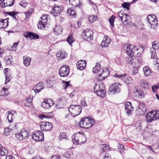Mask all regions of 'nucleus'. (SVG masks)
Segmentation results:
<instances>
[{
	"mask_svg": "<svg viewBox=\"0 0 159 159\" xmlns=\"http://www.w3.org/2000/svg\"><path fill=\"white\" fill-rule=\"evenodd\" d=\"M72 141L74 144H81L87 141V139L84 133L80 134V132L73 135L72 137Z\"/></svg>",
	"mask_w": 159,
	"mask_h": 159,
	"instance_id": "obj_1",
	"label": "nucleus"
},
{
	"mask_svg": "<svg viewBox=\"0 0 159 159\" xmlns=\"http://www.w3.org/2000/svg\"><path fill=\"white\" fill-rule=\"evenodd\" d=\"M93 120L90 117H83L81 119L79 123L80 127L84 129H88L91 127L94 124Z\"/></svg>",
	"mask_w": 159,
	"mask_h": 159,
	"instance_id": "obj_2",
	"label": "nucleus"
},
{
	"mask_svg": "<svg viewBox=\"0 0 159 159\" xmlns=\"http://www.w3.org/2000/svg\"><path fill=\"white\" fill-rule=\"evenodd\" d=\"M94 91L99 96L102 98L105 97L106 91L103 84L101 82L99 84H96L94 87Z\"/></svg>",
	"mask_w": 159,
	"mask_h": 159,
	"instance_id": "obj_3",
	"label": "nucleus"
},
{
	"mask_svg": "<svg viewBox=\"0 0 159 159\" xmlns=\"http://www.w3.org/2000/svg\"><path fill=\"white\" fill-rule=\"evenodd\" d=\"M82 111V107L77 105H71L69 107V111L71 115L75 117L79 115Z\"/></svg>",
	"mask_w": 159,
	"mask_h": 159,
	"instance_id": "obj_4",
	"label": "nucleus"
},
{
	"mask_svg": "<svg viewBox=\"0 0 159 159\" xmlns=\"http://www.w3.org/2000/svg\"><path fill=\"white\" fill-rule=\"evenodd\" d=\"M147 21L150 24L151 28L155 29L158 24L157 18L154 14L149 15L147 17Z\"/></svg>",
	"mask_w": 159,
	"mask_h": 159,
	"instance_id": "obj_5",
	"label": "nucleus"
},
{
	"mask_svg": "<svg viewBox=\"0 0 159 159\" xmlns=\"http://www.w3.org/2000/svg\"><path fill=\"white\" fill-rule=\"evenodd\" d=\"M30 134L28 130L24 129L20 133L16 134V136L19 140H23L28 139Z\"/></svg>",
	"mask_w": 159,
	"mask_h": 159,
	"instance_id": "obj_6",
	"label": "nucleus"
},
{
	"mask_svg": "<svg viewBox=\"0 0 159 159\" xmlns=\"http://www.w3.org/2000/svg\"><path fill=\"white\" fill-rule=\"evenodd\" d=\"M81 35L83 38L87 41H89L93 39V32L90 30H83Z\"/></svg>",
	"mask_w": 159,
	"mask_h": 159,
	"instance_id": "obj_7",
	"label": "nucleus"
},
{
	"mask_svg": "<svg viewBox=\"0 0 159 159\" xmlns=\"http://www.w3.org/2000/svg\"><path fill=\"white\" fill-rule=\"evenodd\" d=\"M39 125L41 130L45 131L51 130L53 127L52 124L48 122H41Z\"/></svg>",
	"mask_w": 159,
	"mask_h": 159,
	"instance_id": "obj_8",
	"label": "nucleus"
},
{
	"mask_svg": "<svg viewBox=\"0 0 159 159\" xmlns=\"http://www.w3.org/2000/svg\"><path fill=\"white\" fill-rule=\"evenodd\" d=\"M32 138L36 141H43L44 139L43 134L39 130L34 131L32 136Z\"/></svg>",
	"mask_w": 159,
	"mask_h": 159,
	"instance_id": "obj_9",
	"label": "nucleus"
},
{
	"mask_svg": "<svg viewBox=\"0 0 159 159\" xmlns=\"http://www.w3.org/2000/svg\"><path fill=\"white\" fill-rule=\"evenodd\" d=\"M152 48L150 49L151 58L152 59H156V55L155 50L159 48V44H158L157 42L154 41L152 43Z\"/></svg>",
	"mask_w": 159,
	"mask_h": 159,
	"instance_id": "obj_10",
	"label": "nucleus"
},
{
	"mask_svg": "<svg viewBox=\"0 0 159 159\" xmlns=\"http://www.w3.org/2000/svg\"><path fill=\"white\" fill-rule=\"evenodd\" d=\"M69 73V68L68 66L64 65L60 68L59 71V74L61 77L67 76Z\"/></svg>",
	"mask_w": 159,
	"mask_h": 159,
	"instance_id": "obj_11",
	"label": "nucleus"
},
{
	"mask_svg": "<svg viewBox=\"0 0 159 159\" xmlns=\"http://www.w3.org/2000/svg\"><path fill=\"white\" fill-rule=\"evenodd\" d=\"M54 102L51 99H45L42 103L41 106L45 109H48L54 105Z\"/></svg>",
	"mask_w": 159,
	"mask_h": 159,
	"instance_id": "obj_12",
	"label": "nucleus"
},
{
	"mask_svg": "<svg viewBox=\"0 0 159 159\" xmlns=\"http://www.w3.org/2000/svg\"><path fill=\"white\" fill-rule=\"evenodd\" d=\"M23 35L27 39L29 38L30 40H36L39 38V36L38 34L26 31L23 33Z\"/></svg>",
	"mask_w": 159,
	"mask_h": 159,
	"instance_id": "obj_13",
	"label": "nucleus"
},
{
	"mask_svg": "<svg viewBox=\"0 0 159 159\" xmlns=\"http://www.w3.org/2000/svg\"><path fill=\"white\" fill-rule=\"evenodd\" d=\"M119 84L117 83H115L112 84L109 88L108 93H111L112 95L114 94L118 93L120 91V89L118 86Z\"/></svg>",
	"mask_w": 159,
	"mask_h": 159,
	"instance_id": "obj_14",
	"label": "nucleus"
},
{
	"mask_svg": "<svg viewBox=\"0 0 159 159\" xmlns=\"http://www.w3.org/2000/svg\"><path fill=\"white\" fill-rule=\"evenodd\" d=\"M138 109L137 110V113L139 112V114L142 115L143 114L146 110L145 104L143 102H139L138 107Z\"/></svg>",
	"mask_w": 159,
	"mask_h": 159,
	"instance_id": "obj_15",
	"label": "nucleus"
},
{
	"mask_svg": "<svg viewBox=\"0 0 159 159\" xmlns=\"http://www.w3.org/2000/svg\"><path fill=\"white\" fill-rule=\"evenodd\" d=\"M63 8L59 6H54L51 11V13L54 16H57L61 13Z\"/></svg>",
	"mask_w": 159,
	"mask_h": 159,
	"instance_id": "obj_16",
	"label": "nucleus"
},
{
	"mask_svg": "<svg viewBox=\"0 0 159 159\" xmlns=\"http://www.w3.org/2000/svg\"><path fill=\"white\" fill-rule=\"evenodd\" d=\"M102 72L101 74L98 75H99V80H104L106 78L109 74L108 69L107 68H103Z\"/></svg>",
	"mask_w": 159,
	"mask_h": 159,
	"instance_id": "obj_17",
	"label": "nucleus"
},
{
	"mask_svg": "<svg viewBox=\"0 0 159 159\" xmlns=\"http://www.w3.org/2000/svg\"><path fill=\"white\" fill-rule=\"evenodd\" d=\"M111 41V39L109 37L107 36H104L101 45L103 48L107 47L110 44Z\"/></svg>",
	"mask_w": 159,
	"mask_h": 159,
	"instance_id": "obj_18",
	"label": "nucleus"
},
{
	"mask_svg": "<svg viewBox=\"0 0 159 159\" xmlns=\"http://www.w3.org/2000/svg\"><path fill=\"white\" fill-rule=\"evenodd\" d=\"M133 110V107L132 106L130 102H128L125 105V111L126 114L128 115H131Z\"/></svg>",
	"mask_w": 159,
	"mask_h": 159,
	"instance_id": "obj_19",
	"label": "nucleus"
},
{
	"mask_svg": "<svg viewBox=\"0 0 159 159\" xmlns=\"http://www.w3.org/2000/svg\"><path fill=\"white\" fill-rule=\"evenodd\" d=\"M124 48L127 52L129 55L133 53V51L134 49V46L131 44H128L124 46Z\"/></svg>",
	"mask_w": 159,
	"mask_h": 159,
	"instance_id": "obj_20",
	"label": "nucleus"
},
{
	"mask_svg": "<svg viewBox=\"0 0 159 159\" xmlns=\"http://www.w3.org/2000/svg\"><path fill=\"white\" fill-rule=\"evenodd\" d=\"M44 84L43 83L40 82L33 88V90L36 93H37L39 92L41 90L44 89Z\"/></svg>",
	"mask_w": 159,
	"mask_h": 159,
	"instance_id": "obj_21",
	"label": "nucleus"
},
{
	"mask_svg": "<svg viewBox=\"0 0 159 159\" xmlns=\"http://www.w3.org/2000/svg\"><path fill=\"white\" fill-rule=\"evenodd\" d=\"M86 63L84 60H81L78 61L76 66L77 69L80 70H84L86 67Z\"/></svg>",
	"mask_w": 159,
	"mask_h": 159,
	"instance_id": "obj_22",
	"label": "nucleus"
},
{
	"mask_svg": "<svg viewBox=\"0 0 159 159\" xmlns=\"http://www.w3.org/2000/svg\"><path fill=\"white\" fill-rule=\"evenodd\" d=\"M14 1H8V0H3L2 2L0 3V6L2 7H4L7 6L11 7L14 3Z\"/></svg>",
	"mask_w": 159,
	"mask_h": 159,
	"instance_id": "obj_23",
	"label": "nucleus"
},
{
	"mask_svg": "<svg viewBox=\"0 0 159 159\" xmlns=\"http://www.w3.org/2000/svg\"><path fill=\"white\" fill-rule=\"evenodd\" d=\"M110 149L109 147L107 144H103L100 146V150L102 153L107 152L110 151Z\"/></svg>",
	"mask_w": 159,
	"mask_h": 159,
	"instance_id": "obj_24",
	"label": "nucleus"
},
{
	"mask_svg": "<svg viewBox=\"0 0 159 159\" xmlns=\"http://www.w3.org/2000/svg\"><path fill=\"white\" fill-rule=\"evenodd\" d=\"M118 15L121 20L125 25H127L129 24L126 18L127 16H128V15L122 14V13L120 12L119 13Z\"/></svg>",
	"mask_w": 159,
	"mask_h": 159,
	"instance_id": "obj_25",
	"label": "nucleus"
},
{
	"mask_svg": "<svg viewBox=\"0 0 159 159\" xmlns=\"http://www.w3.org/2000/svg\"><path fill=\"white\" fill-rule=\"evenodd\" d=\"M8 18L0 19V29L4 28L8 25Z\"/></svg>",
	"mask_w": 159,
	"mask_h": 159,
	"instance_id": "obj_26",
	"label": "nucleus"
},
{
	"mask_svg": "<svg viewBox=\"0 0 159 159\" xmlns=\"http://www.w3.org/2000/svg\"><path fill=\"white\" fill-rule=\"evenodd\" d=\"M154 115L153 111L149 112L146 115V120L148 122H150L154 120H155V118H154Z\"/></svg>",
	"mask_w": 159,
	"mask_h": 159,
	"instance_id": "obj_27",
	"label": "nucleus"
},
{
	"mask_svg": "<svg viewBox=\"0 0 159 159\" xmlns=\"http://www.w3.org/2000/svg\"><path fill=\"white\" fill-rule=\"evenodd\" d=\"M131 75L135 79H139L140 77V75L138 73V70L135 68H134L132 70Z\"/></svg>",
	"mask_w": 159,
	"mask_h": 159,
	"instance_id": "obj_28",
	"label": "nucleus"
},
{
	"mask_svg": "<svg viewBox=\"0 0 159 159\" xmlns=\"http://www.w3.org/2000/svg\"><path fill=\"white\" fill-rule=\"evenodd\" d=\"M23 63L26 66H29L30 65L31 61V58L27 56L23 57Z\"/></svg>",
	"mask_w": 159,
	"mask_h": 159,
	"instance_id": "obj_29",
	"label": "nucleus"
},
{
	"mask_svg": "<svg viewBox=\"0 0 159 159\" xmlns=\"http://www.w3.org/2000/svg\"><path fill=\"white\" fill-rule=\"evenodd\" d=\"M56 102V107L58 108H60L63 107L64 104V102L62 98L58 99L57 101Z\"/></svg>",
	"mask_w": 159,
	"mask_h": 159,
	"instance_id": "obj_30",
	"label": "nucleus"
},
{
	"mask_svg": "<svg viewBox=\"0 0 159 159\" xmlns=\"http://www.w3.org/2000/svg\"><path fill=\"white\" fill-rule=\"evenodd\" d=\"M144 74L145 76H148L151 73V69L148 66H145L143 68Z\"/></svg>",
	"mask_w": 159,
	"mask_h": 159,
	"instance_id": "obj_31",
	"label": "nucleus"
},
{
	"mask_svg": "<svg viewBox=\"0 0 159 159\" xmlns=\"http://www.w3.org/2000/svg\"><path fill=\"white\" fill-rule=\"evenodd\" d=\"M80 0H69V3L72 6L76 7L80 5Z\"/></svg>",
	"mask_w": 159,
	"mask_h": 159,
	"instance_id": "obj_32",
	"label": "nucleus"
},
{
	"mask_svg": "<svg viewBox=\"0 0 159 159\" xmlns=\"http://www.w3.org/2000/svg\"><path fill=\"white\" fill-rule=\"evenodd\" d=\"M72 155V152L71 150L64 151L62 154V156L66 158H70Z\"/></svg>",
	"mask_w": 159,
	"mask_h": 159,
	"instance_id": "obj_33",
	"label": "nucleus"
},
{
	"mask_svg": "<svg viewBox=\"0 0 159 159\" xmlns=\"http://www.w3.org/2000/svg\"><path fill=\"white\" fill-rule=\"evenodd\" d=\"M8 153L7 150L0 144V154L1 156H6Z\"/></svg>",
	"mask_w": 159,
	"mask_h": 159,
	"instance_id": "obj_34",
	"label": "nucleus"
},
{
	"mask_svg": "<svg viewBox=\"0 0 159 159\" xmlns=\"http://www.w3.org/2000/svg\"><path fill=\"white\" fill-rule=\"evenodd\" d=\"M62 28L61 25H57L54 28L53 30L57 34H61L62 33Z\"/></svg>",
	"mask_w": 159,
	"mask_h": 159,
	"instance_id": "obj_35",
	"label": "nucleus"
},
{
	"mask_svg": "<svg viewBox=\"0 0 159 159\" xmlns=\"http://www.w3.org/2000/svg\"><path fill=\"white\" fill-rule=\"evenodd\" d=\"M140 83L141 86L143 87L145 89H148L149 87V84L145 80L142 79L141 80Z\"/></svg>",
	"mask_w": 159,
	"mask_h": 159,
	"instance_id": "obj_36",
	"label": "nucleus"
},
{
	"mask_svg": "<svg viewBox=\"0 0 159 159\" xmlns=\"http://www.w3.org/2000/svg\"><path fill=\"white\" fill-rule=\"evenodd\" d=\"M15 112L14 111H9L7 115V118L9 122L11 123L12 121V117Z\"/></svg>",
	"mask_w": 159,
	"mask_h": 159,
	"instance_id": "obj_37",
	"label": "nucleus"
},
{
	"mask_svg": "<svg viewBox=\"0 0 159 159\" xmlns=\"http://www.w3.org/2000/svg\"><path fill=\"white\" fill-rule=\"evenodd\" d=\"M66 55L67 54L64 51H60L57 54V56L61 59L65 58Z\"/></svg>",
	"mask_w": 159,
	"mask_h": 159,
	"instance_id": "obj_38",
	"label": "nucleus"
},
{
	"mask_svg": "<svg viewBox=\"0 0 159 159\" xmlns=\"http://www.w3.org/2000/svg\"><path fill=\"white\" fill-rule=\"evenodd\" d=\"M101 68L100 63H97L93 69V72L94 73H98Z\"/></svg>",
	"mask_w": 159,
	"mask_h": 159,
	"instance_id": "obj_39",
	"label": "nucleus"
},
{
	"mask_svg": "<svg viewBox=\"0 0 159 159\" xmlns=\"http://www.w3.org/2000/svg\"><path fill=\"white\" fill-rule=\"evenodd\" d=\"M67 12L69 15L72 16H74L76 13L73 9L72 8L68 9Z\"/></svg>",
	"mask_w": 159,
	"mask_h": 159,
	"instance_id": "obj_40",
	"label": "nucleus"
},
{
	"mask_svg": "<svg viewBox=\"0 0 159 159\" xmlns=\"http://www.w3.org/2000/svg\"><path fill=\"white\" fill-rule=\"evenodd\" d=\"M133 55L132 54H128V57L126 59V61L128 63L132 64L133 62L134 59L133 58Z\"/></svg>",
	"mask_w": 159,
	"mask_h": 159,
	"instance_id": "obj_41",
	"label": "nucleus"
},
{
	"mask_svg": "<svg viewBox=\"0 0 159 159\" xmlns=\"http://www.w3.org/2000/svg\"><path fill=\"white\" fill-rule=\"evenodd\" d=\"M46 25V23H44L43 21H40L38 24V27L39 29H42L44 28Z\"/></svg>",
	"mask_w": 159,
	"mask_h": 159,
	"instance_id": "obj_42",
	"label": "nucleus"
},
{
	"mask_svg": "<svg viewBox=\"0 0 159 159\" xmlns=\"http://www.w3.org/2000/svg\"><path fill=\"white\" fill-rule=\"evenodd\" d=\"M88 19L89 21L92 23L94 21L98 19V18L96 15H92L88 17Z\"/></svg>",
	"mask_w": 159,
	"mask_h": 159,
	"instance_id": "obj_43",
	"label": "nucleus"
},
{
	"mask_svg": "<svg viewBox=\"0 0 159 159\" xmlns=\"http://www.w3.org/2000/svg\"><path fill=\"white\" fill-rule=\"evenodd\" d=\"M5 75L6 77V81L5 82V84H7V83L9 82L10 80L11 74L9 72H8V73L6 74Z\"/></svg>",
	"mask_w": 159,
	"mask_h": 159,
	"instance_id": "obj_44",
	"label": "nucleus"
},
{
	"mask_svg": "<svg viewBox=\"0 0 159 159\" xmlns=\"http://www.w3.org/2000/svg\"><path fill=\"white\" fill-rule=\"evenodd\" d=\"M115 18V16H112L109 19L110 25L112 27L114 26V23Z\"/></svg>",
	"mask_w": 159,
	"mask_h": 159,
	"instance_id": "obj_45",
	"label": "nucleus"
},
{
	"mask_svg": "<svg viewBox=\"0 0 159 159\" xmlns=\"http://www.w3.org/2000/svg\"><path fill=\"white\" fill-rule=\"evenodd\" d=\"M127 74H125L124 75H119L116 73L114 75V76L116 78H118L121 79H123L126 76Z\"/></svg>",
	"mask_w": 159,
	"mask_h": 159,
	"instance_id": "obj_46",
	"label": "nucleus"
},
{
	"mask_svg": "<svg viewBox=\"0 0 159 159\" xmlns=\"http://www.w3.org/2000/svg\"><path fill=\"white\" fill-rule=\"evenodd\" d=\"M118 151L120 153H122L124 151V146L120 144H119L118 146Z\"/></svg>",
	"mask_w": 159,
	"mask_h": 159,
	"instance_id": "obj_47",
	"label": "nucleus"
},
{
	"mask_svg": "<svg viewBox=\"0 0 159 159\" xmlns=\"http://www.w3.org/2000/svg\"><path fill=\"white\" fill-rule=\"evenodd\" d=\"M130 5V3L128 2H124L122 4V7L127 10L129 9Z\"/></svg>",
	"mask_w": 159,
	"mask_h": 159,
	"instance_id": "obj_48",
	"label": "nucleus"
},
{
	"mask_svg": "<svg viewBox=\"0 0 159 159\" xmlns=\"http://www.w3.org/2000/svg\"><path fill=\"white\" fill-rule=\"evenodd\" d=\"M67 41L71 45V43H73L74 39L73 38V36L72 35L69 36L66 39Z\"/></svg>",
	"mask_w": 159,
	"mask_h": 159,
	"instance_id": "obj_49",
	"label": "nucleus"
},
{
	"mask_svg": "<svg viewBox=\"0 0 159 159\" xmlns=\"http://www.w3.org/2000/svg\"><path fill=\"white\" fill-rule=\"evenodd\" d=\"M154 115V118L155 120L159 119V111H153Z\"/></svg>",
	"mask_w": 159,
	"mask_h": 159,
	"instance_id": "obj_50",
	"label": "nucleus"
},
{
	"mask_svg": "<svg viewBox=\"0 0 159 159\" xmlns=\"http://www.w3.org/2000/svg\"><path fill=\"white\" fill-rule=\"evenodd\" d=\"M9 129V128H4V134L5 135L7 136L10 134V131Z\"/></svg>",
	"mask_w": 159,
	"mask_h": 159,
	"instance_id": "obj_51",
	"label": "nucleus"
},
{
	"mask_svg": "<svg viewBox=\"0 0 159 159\" xmlns=\"http://www.w3.org/2000/svg\"><path fill=\"white\" fill-rule=\"evenodd\" d=\"M16 126V125L15 124H12L10 125L9 128L10 130H14L17 128Z\"/></svg>",
	"mask_w": 159,
	"mask_h": 159,
	"instance_id": "obj_52",
	"label": "nucleus"
},
{
	"mask_svg": "<svg viewBox=\"0 0 159 159\" xmlns=\"http://www.w3.org/2000/svg\"><path fill=\"white\" fill-rule=\"evenodd\" d=\"M47 15H44L41 17V19H42L41 21H43L44 23H46L47 21Z\"/></svg>",
	"mask_w": 159,
	"mask_h": 159,
	"instance_id": "obj_53",
	"label": "nucleus"
},
{
	"mask_svg": "<svg viewBox=\"0 0 159 159\" xmlns=\"http://www.w3.org/2000/svg\"><path fill=\"white\" fill-rule=\"evenodd\" d=\"M19 4L24 8H25L27 5V2L25 1H23L20 2Z\"/></svg>",
	"mask_w": 159,
	"mask_h": 159,
	"instance_id": "obj_54",
	"label": "nucleus"
},
{
	"mask_svg": "<svg viewBox=\"0 0 159 159\" xmlns=\"http://www.w3.org/2000/svg\"><path fill=\"white\" fill-rule=\"evenodd\" d=\"M60 139H65L66 138V135L64 133H61L60 134Z\"/></svg>",
	"mask_w": 159,
	"mask_h": 159,
	"instance_id": "obj_55",
	"label": "nucleus"
},
{
	"mask_svg": "<svg viewBox=\"0 0 159 159\" xmlns=\"http://www.w3.org/2000/svg\"><path fill=\"white\" fill-rule=\"evenodd\" d=\"M63 87L64 89H66L68 87H70L69 82L63 81Z\"/></svg>",
	"mask_w": 159,
	"mask_h": 159,
	"instance_id": "obj_56",
	"label": "nucleus"
},
{
	"mask_svg": "<svg viewBox=\"0 0 159 159\" xmlns=\"http://www.w3.org/2000/svg\"><path fill=\"white\" fill-rule=\"evenodd\" d=\"M7 14L10 16L13 17V18L15 19L16 18V17L15 15L16 14V13L15 11H13L11 12H7Z\"/></svg>",
	"mask_w": 159,
	"mask_h": 159,
	"instance_id": "obj_57",
	"label": "nucleus"
},
{
	"mask_svg": "<svg viewBox=\"0 0 159 159\" xmlns=\"http://www.w3.org/2000/svg\"><path fill=\"white\" fill-rule=\"evenodd\" d=\"M34 11V10L33 9H31L30 10L28 11L27 12H26L25 14L26 16H29L30 15H31L32 14V12Z\"/></svg>",
	"mask_w": 159,
	"mask_h": 159,
	"instance_id": "obj_58",
	"label": "nucleus"
},
{
	"mask_svg": "<svg viewBox=\"0 0 159 159\" xmlns=\"http://www.w3.org/2000/svg\"><path fill=\"white\" fill-rule=\"evenodd\" d=\"M146 93L144 91L140 90V94L139 96V98H142L144 97V95Z\"/></svg>",
	"mask_w": 159,
	"mask_h": 159,
	"instance_id": "obj_59",
	"label": "nucleus"
},
{
	"mask_svg": "<svg viewBox=\"0 0 159 159\" xmlns=\"http://www.w3.org/2000/svg\"><path fill=\"white\" fill-rule=\"evenodd\" d=\"M81 104L84 107H86L88 106L87 102L84 99H83L81 100Z\"/></svg>",
	"mask_w": 159,
	"mask_h": 159,
	"instance_id": "obj_60",
	"label": "nucleus"
},
{
	"mask_svg": "<svg viewBox=\"0 0 159 159\" xmlns=\"http://www.w3.org/2000/svg\"><path fill=\"white\" fill-rule=\"evenodd\" d=\"M33 97L32 96H30L29 98H27L26 99V102H29L31 103H32V101L33 100Z\"/></svg>",
	"mask_w": 159,
	"mask_h": 159,
	"instance_id": "obj_61",
	"label": "nucleus"
},
{
	"mask_svg": "<svg viewBox=\"0 0 159 159\" xmlns=\"http://www.w3.org/2000/svg\"><path fill=\"white\" fill-rule=\"evenodd\" d=\"M8 95V94L5 92L4 91H2V90H0V96H6Z\"/></svg>",
	"mask_w": 159,
	"mask_h": 159,
	"instance_id": "obj_62",
	"label": "nucleus"
},
{
	"mask_svg": "<svg viewBox=\"0 0 159 159\" xmlns=\"http://www.w3.org/2000/svg\"><path fill=\"white\" fill-rule=\"evenodd\" d=\"M93 99L92 98H89L87 100V101H86L87 103L88 104V105H91V102L92 101Z\"/></svg>",
	"mask_w": 159,
	"mask_h": 159,
	"instance_id": "obj_63",
	"label": "nucleus"
},
{
	"mask_svg": "<svg viewBox=\"0 0 159 159\" xmlns=\"http://www.w3.org/2000/svg\"><path fill=\"white\" fill-rule=\"evenodd\" d=\"M51 159H60V157L59 155H54L52 157Z\"/></svg>",
	"mask_w": 159,
	"mask_h": 159,
	"instance_id": "obj_64",
	"label": "nucleus"
}]
</instances>
